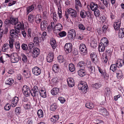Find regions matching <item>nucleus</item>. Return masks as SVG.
<instances>
[{"label":"nucleus","mask_w":124,"mask_h":124,"mask_svg":"<svg viewBox=\"0 0 124 124\" xmlns=\"http://www.w3.org/2000/svg\"><path fill=\"white\" fill-rule=\"evenodd\" d=\"M76 36V33L74 29H71L69 30L67 36L69 39L71 40L75 38Z\"/></svg>","instance_id":"obj_1"},{"label":"nucleus","mask_w":124,"mask_h":124,"mask_svg":"<svg viewBox=\"0 0 124 124\" xmlns=\"http://www.w3.org/2000/svg\"><path fill=\"white\" fill-rule=\"evenodd\" d=\"M72 45L71 43H66L64 46V49L65 50L67 53H70L72 51Z\"/></svg>","instance_id":"obj_2"},{"label":"nucleus","mask_w":124,"mask_h":124,"mask_svg":"<svg viewBox=\"0 0 124 124\" xmlns=\"http://www.w3.org/2000/svg\"><path fill=\"white\" fill-rule=\"evenodd\" d=\"M22 90L23 93L25 96L27 97L30 95L31 90L28 87L26 86H23Z\"/></svg>","instance_id":"obj_3"},{"label":"nucleus","mask_w":124,"mask_h":124,"mask_svg":"<svg viewBox=\"0 0 124 124\" xmlns=\"http://www.w3.org/2000/svg\"><path fill=\"white\" fill-rule=\"evenodd\" d=\"M19 31L16 29H12L10 31V36L11 37V38H13L17 36L18 34L19 35Z\"/></svg>","instance_id":"obj_4"},{"label":"nucleus","mask_w":124,"mask_h":124,"mask_svg":"<svg viewBox=\"0 0 124 124\" xmlns=\"http://www.w3.org/2000/svg\"><path fill=\"white\" fill-rule=\"evenodd\" d=\"M33 73L36 76H38L41 73L40 69L38 67L35 66L32 69Z\"/></svg>","instance_id":"obj_5"},{"label":"nucleus","mask_w":124,"mask_h":124,"mask_svg":"<svg viewBox=\"0 0 124 124\" xmlns=\"http://www.w3.org/2000/svg\"><path fill=\"white\" fill-rule=\"evenodd\" d=\"M39 53V50L37 48L33 49L32 55L34 58L37 57Z\"/></svg>","instance_id":"obj_6"},{"label":"nucleus","mask_w":124,"mask_h":124,"mask_svg":"<svg viewBox=\"0 0 124 124\" xmlns=\"http://www.w3.org/2000/svg\"><path fill=\"white\" fill-rule=\"evenodd\" d=\"M17 25L15 27V29H16L18 31H19L20 30H23L24 29V24L23 23L22 24L21 23L19 22Z\"/></svg>","instance_id":"obj_7"},{"label":"nucleus","mask_w":124,"mask_h":124,"mask_svg":"<svg viewBox=\"0 0 124 124\" xmlns=\"http://www.w3.org/2000/svg\"><path fill=\"white\" fill-rule=\"evenodd\" d=\"M54 59V55L52 53H49L48 54L46 57L47 62L50 63L52 62Z\"/></svg>","instance_id":"obj_8"},{"label":"nucleus","mask_w":124,"mask_h":124,"mask_svg":"<svg viewBox=\"0 0 124 124\" xmlns=\"http://www.w3.org/2000/svg\"><path fill=\"white\" fill-rule=\"evenodd\" d=\"M80 51L83 53H85L87 52V48L85 44H80L79 48Z\"/></svg>","instance_id":"obj_9"},{"label":"nucleus","mask_w":124,"mask_h":124,"mask_svg":"<svg viewBox=\"0 0 124 124\" xmlns=\"http://www.w3.org/2000/svg\"><path fill=\"white\" fill-rule=\"evenodd\" d=\"M70 15L72 17H76L77 16V13L76 11L71 8H70Z\"/></svg>","instance_id":"obj_10"},{"label":"nucleus","mask_w":124,"mask_h":124,"mask_svg":"<svg viewBox=\"0 0 124 124\" xmlns=\"http://www.w3.org/2000/svg\"><path fill=\"white\" fill-rule=\"evenodd\" d=\"M47 25V22L46 21H42L41 23L40 26L41 30H44L45 29Z\"/></svg>","instance_id":"obj_11"},{"label":"nucleus","mask_w":124,"mask_h":124,"mask_svg":"<svg viewBox=\"0 0 124 124\" xmlns=\"http://www.w3.org/2000/svg\"><path fill=\"white\" fill-rule=\"evenodd\" d=\"M67 82L69 86L70 87H72L74 85V80L73 78H70L67 80Z\"/></svg>","instance_id":"obj_12"},{"label":"nucleus","mask_w":124,"mask_h":124,"mask_svg":"<svg viewBox=\"0 0 124 124\" xmlns=\"http://www.w3.org/2000/svg\"><path fill=\"white\" fill-rule=\"evenodd\" d=\"M36 6V4H34L28 7L27 9V12L26 13L27 14H28L34 8H35Z\"/></svg>","instance_id":"obj_13"},{"label":"nucleus","mask_w":124,"mask_h":124,"mask_svg":"<svg viewBox=\"0 0 124 124\" xmlns=\"http://www.w3.org/2000/svg\"><path fill=\"white\" fill-rule=\"evenodd\" d=\"M90 7L92 11H94V10L97 9L98 8V5L95 3L91 2L90 5Z\"/></svg>","instance_id":"obj_14"},{"label":"nucleus","mask_w":124,"mask_h":124,"mask_svg":"<svg viewBox=\"0 0 124 124\" xmlns=\"http://www.w3.org/2000/svg\"><path fill=\"white\" fill-rule=\"evenodd\" d=\"M78 75L80 76L83 77L86 74V73L85 70L83 69H81L78 70Z\"/></svg>","instance_id":"obj_15"},{"label":"nucleus","mask_w":124,"mask_h":124,"mask_svg":"<svg viewBox=\"0 0 124 124\" xmlns=\"http://www.w3.org/2000/svg\"><path fill=\"white\" fill-rule=\"evenodd\" d=\"M99 111L100 112L104 115L108 116V113L106 109L103 107H101L100 108Z\"/></svg>","instance_id":"obj_16"},{"label":"nucleus","mask_w":124,"mask_h":124,"mask_svg":"<svg viewBox=\"0 0 124 124\" xmlns=\"http://www.w3.org/2000/svg\"><path fill=\"white\" fill-rule=\"evenodd\" d=\"M11 58V60L12 63H16L19 61V58L17 57V55L16 54L12 55Z\"/></svg>","instance_id":"obj_17"},{"label":"nucleus","mask_w":124,"mask_h":124,"mask_svg":"<svg viewBox=\"0 0 124 124\" xmlns=\"http://www.w3.org/2000/svg\"><path fill=\"white\" fill-rule=\"evenodd\" d=\"M107 46H105V44L100 43L99 44L98 48L99 52H102L104 51L105 47Z\"/></svg>","instance_id":"obj_18"},{"label":"nucleus","mask_w":124,"mask_h":124,"mask_svg":"<svg viewBox=\"0 0 124 124\" xmlns=\"http://www.w3.org/2000/svg\"><path fill=\"white\" fill-rule=\"evenodd\" d=\"M88 13L89 12L88 11H86L84 10H83L80 12V15L82 18H85L87 15Z\"/></svg>","instance_id":"obj_19"},{"label":"nucleus","mask_w":124,"mask_h":124,"mask_svg":"<svg viewBox=\"0 0 124 124\" xmlns=\"http://www.w3.org/2000/svg\"><path fill=\"white\" fill-rule=\"evenodd\" d=\"M33 42L35 45L36 46H38L39 45V43L41 42V41L39 37H35L34 38Z\"/></svg>","instance_id":"obj_20"},{"label":"nucleus","mask_w":124,"mask_h":124,"mask_svg":"<svg viewBox=\"0 0 124 124\" xmlns=\"http://www.w3.org/2000/svg\"><path fill=\"white\" fill-rule=\"evenodd\" d=\"M18 101V98L17 97L15 96L13 98L12 101V103L13 104V105H12L13 107H15Z\"/></svg>","instance_id":"obj_21"},{"label":"nucleus","mask_w":124,"mask_h":124,"mask_svg":"<svg viewBox=\"0 0 124 124\" xmlns=\"http://www.w3.org/2000/svg\"><path fill=\"white\" fill-rule=\"evenodd\" d=\"M116 64L118 67H121L124 64V61L121 59H118Z\"/></svg>","instance_id":"obj_22"},{"label":"nucleus","mask_w":124,"mask_h":124,"mask_svg":"<svg viewBox=\"0 0 124 124\" xmlns=\"http://www.w3.org/2000/svg\"><path fill=\"white\" fill-rule=\"evenodd\" d=\"M55 40L54 38L51 39L50 43L53 49H55L56 47V44Z\"/></svg>","instance_id":"obj_23"},{"label":"nucleus","mask_w":124,"mask_h":124,"mask_svg":"<svg viewBox=\"0 0 124 124\" xmlns=\"http://www.w3.org/2000/svg\"><path fill=\"white\" fill-rule=\"evenodd\" d=\"M118 36L120 38H122L124 36V28H121L119 29Z\"/></svg>","instance_id":"obj_24"},{"label":"nucleus","mask_w":124,"mask_h":124,"mask_svg":"<svg viewBox=\"0 0 124 124\" xmlns=\"http://www.w3.org/2000/svg\"><path fill=\"white\" fill-rule=\"evenodd\" d=\"M101 42L100 43L105 44V46H108V45L109 41L106 38H102L101 40Z\"/></svg>","instance_id":"obj_25"},{"label":"nucleus","mask_w":124,"mask_h":124,"mask_svg":"<svg viewBox=\"0 0 124 124\" xmlns=\"http://www.w3.org/2000/svg\"><path fill=\"white\" fill-rule=\"evenodd\" d=\"M90 57L93 62L97 60V55L94 52L92 53L91 54Z\"/></svg>","instance_id":"obj_26"},{"label":"nucleus","mask_w":124,"mask_h":124,"mask_svg":"<svg viewBox=\"0 0 124 124\" xmlns=\"http://www.w3.org/2000/svg\"><path fill=\"white\" fill-rule=\"evenodd\" d=\"M63 28L62 26V24L60 23L57 24L55 26L54 29L55 30L60 31L62 30Z\"/></svg>","instance_id":"obj_27"},{"label":"nucleus","mask_w":124,"mask_h":124,"mask_svg":"<svg viewBox=\"0 0 124 124\" xmlns=\"http://www.w3.org/2000/svg\"><path fill=\"white\" fill-rule=\"evenodd\" d=\"M59 92V89L58 88H54L51 91V93L53 95L57 94Z\"/></svg>","instance_id":"obj_28"},{"label":"nucleus","mask_w":124,"mask_h":124,"mask_svg":"<svg viewBox=\"0 0 124 124\" xmlns=\"http://www.w3.org/2000/svg\"><path fill=\"white\" fill-rule=\"evenodd\" d=\"M110 69L112 70L113 72H115L117 69V66L116 64H112L111 65Z\"/></svg>","instance_id":"obj_29"},{"label":"nucleus","mask_w":124,"mask_h":124,"mask_svg":"<svg viewBox=\"0 0 124 124\" xmlns=\"http://www.w3.org/2000/svg\"><path fill=\"white\" fill-rule=\"evenodd\" d=\"M39 93L41 96L43 98H46V91L45 90L42 89L39 92Z\"/></svg>","instance_id":"obj_30"},{"label":"nucleus","mask_w":124,"mask_h":124,"mask_svg":"<svg viewBox=\"0 0 124 124\" xmlns=\"http://www.w3.org/2000/svg\"><path fill=\"white\" fill-rule=\"evenodd\" d=\"M52 69L53 71L55 73L57 72L59 70L58 65L56 64H54L53 66Z\"/></svg>","instance_id":"obj_31"},{"label":"nucleus","mask_w":124,"mask_h":124,"mask_svg":"<svg viewBox=\"0 0 124 124\" xmlns=\"http://www.w3.org/2000/svg\"><path fill=\"white\" fill-rule=\"evenodd\" d=\"M10 40H9V44L8 45L11 48H12L13 46V42L14 41V39L11 37H9Z\"/></svg>","instance_id":"obj_32"},{"label":"nucleus","mask_w":124,"mask_h":124,"mask_svg":"<svg viewBox=\"0 0 124 124\" xmlns=\"http://www.w3.org/2000/svg\"><path fill=\"white\" fill-rule=\"evenodd\" d=\"M14 80L13 79L10 78L7 79L6 82V84L8 85H11L14 83Z\"/></svg>","instance_id":"obj_33"},{"label":"nucleus","mask_w":124,"mask_h":124,"mask_svg":"<svg viewBox=\"0 0 124 124\" xmlns=\"http://www.w3.org/2000/svg\"><path fill=\"white\" fill-rule=\"evenodd\" d=\"M88 88V86L87 85L84 84L83 86L82 87L81 90L82 92L83 93H86V90Z\"/></svg>","instance_id":"obj_34"},{"label":"nucleus","mask_w":124,"mask_h":124,"mask_svg":"<svg viewBox=\"0 0 124 124\" xmlns=\"http://www.w3.org/2000/svg\"><path fill=\"white\" fill-rule=\"evenodd\" d=\"M85 106L88 108L91 109L94 107V105L92 103L88 102L86 103Z\"/></svg>","instance_id":"obj_35"},{"label":"nucleus","mask_w":124,"mask_h":124,"mask_svg":"<svg viewBox=\"0 0 124 124\" xmlns=\"http://www.w3.org/2000/svg\"><path fill=\"white\" fill-rule=\"evenodd\" d=\"M58 78L57 77H54L52 79L51 83L52 85H55L58 82Z\"/></svg>","instance_id":"obj_36"},{"label":"nucleus","mask_w":124,"mask_h":124,"mask_svg":"<svg viewBox=\"0 0 124 124\" xmlns=\"http://www.w3.org/2000/svg\"><path fill=\"white\" fill-rule=\"evenodd\" d=\"M69 70L71 72L74 71L75 70V66L72 63L70 64L69 66Z\"/></svg>","instance_id":"obj_37"},{"label":"nucleus","mask_w":124,"mask_h":124,"mask_svg":"<svg viewBox=\"0 0 124 124\" xmlns=\"http://www.w3.org/2000/svg\"><path fill=\"white\" fill-rule=\"evenodd\" d=\"M85 63L84 62L81 61L78 63V66H79L80 68H84L85 66Z\"/></svg>","instance_id":"obj_38"},{"label":"nucleus","mask_w":124,"mask_h":124,"mask_svg":"<svg viewBox=\"0 0 124 124\" xmlns=\"http://www.w3.org/2000/svg\"><path fill=\"white\" fill-rule=\"evenodd\" d=\"M11 24L12 25H16L18 23V20L17 18H13L11 20Z\"/></svg>","instance_id":"obj_39"},{"label":"nucleus","mask_w":124,"mask_h":124,"mask_svg":"<svg viewBox=\"0 0 124 124\" xmlns=\"http://www.w3.org/2000/svg\"><path fill=\"white\" fill-rule=\"evenodd\" d=\"M37 114L39 118H41L43 117V113L41 109L38 110Z\"/></svg>","instance_id":"obj_40"},{"label":"nucleus","mask_w":124,"mask_h":124,"mask_svg":"<svg viewBox=\"0 0 124 124\" xmlns=\"http://www.w3.org/2000/svg\"><path fill=\"white\" fill-rule=\"evenodd\" d=\"M21 57L22 58V61L24 62H26L27 61V59L26 56L23 54H22Z\"/></svg>","instance_id":"obj_41"},{"label":"nucleus","mask_w":124,"mask_h":124,"mask_svg":"<svg viewBox=\"0 0 124 124\" xmlns=\"http://www.w3.org/2000/svg\"><path fill=\"white\" fill-rule=\"evenodd\" d=\"M120 26V23H119L118 24L117 22H116L114 24V27L116 30H118L119 29Z\"/></svg>","instance_id":"obj_42"},{"label":"nucleus","mask_w":124,"mask_h":124,"mask_svg":"<svg viewBox=\"0 0 124 124\" xmlns=\"http://www.w3.org/2000/svg\"><path fill=\"white\" fill-rule=\"evenodd\" d=\"M106 56L107 57L111 56V50L110 49H106L105 51Z\"/></svg>","instance_id":"obj_43"},{"label":"nucleus","mask_w":124,"mask_h":124,"mask_svg":"<svg viewBox=\"0 0 124 124\" xmlns=\"http://www.w3.org/2000/svg\"><path fill=\"white\" fill-rule=\"evenodd\" d=\"M57 106L55 103H54L51 105L50 107V110L52 111H54L57 108Z\"/></svg>","instance_id":"obj_44"},{"label":"nucleus","mask_w":124,"mask_h":124,"mask_svg":"<svg viewBox=\"0 0 124 124\" xmlns=\"http://www.w3.org/2000/svg\"><path fill=\"white\" fill-rule=\"evenodd\" d=\"M21 110L20 107H16L15 110V112L16 115H18L21 113Z\"/></svg>","instance_id":"obj_45"},{"label":"nucleus","mask_w":124,"mask_h":124,"mask_svg":"<svg viewBox=\"0 0 124 124\" xmlns=\"http://www.w3.org/2000/svg\"><path fill=\"white\" fill-rule=\"evenodd\" d=\"M57 58L58 61L60 63L63 62L64 60V59L63 57L61 55H60L58 56L57 57Z\"/></svg>","instance_id":"obj_46"},{"label":"nucleus","mask_w":124,"mask_h":124,"mask_svg":"<svg viewBox=\"0 0 124 124\" xmlns=\"http://www.w3.org/2000/svg\"><path fill=\"white\" fill-rule=\"evenodd\" d=\"M88 68L89 70L90 71V74L94 73L95 71L94 67L92 66H90Z\"/></svg>","instance_id":"obj_47"},{"label":"nucleus","mask_w":124,"mask_h":124,"mask_svg":"<svg viewBox=\"0 0 124 124\" xmlns=\"http://www.w3.org/2000/svg\"><path fill=\"white\" fill-rule=\"evenodd\" d=\"M21 47L22 49L23 50H27L28 48L27 45L25 43L23 44Z\"/></svg>","instance_id":"obj_48"},{"label":"nucleus","mask_w":124,"mask_h":124,"mask_svg":"<svg viewBox=\"0 0 124 124\" xmlns=\"http://www.w3.org/2000/svg\"><path fill=\"white\" fill-rule=\"evenodd\" d=\"M94 13L95 16L96 17H98L100 15V12L98 9H96L94 10Z\"/></svg>","instance_id":"obj_49"},{"label":"nucleus","mask_w":124,"mask_h":124,"mask_svg":"<svg viewBox=\"0 0 124 124\" xmlns=\"http://www.w3.org/2000/svg\"><path fill=\"white\" fill-rule=\"evenodd\" d=\"M59 35L61 37H63L66 35V33L65 31H63L59 32Z\"/></svg>","instance_id":"obj_50"},{"label":"nucleus","mask_w":124,"mask_h":124,"mask_svg":"<svg viewBox=\"0 0 124 124\" xmlns=\"http://www.w3.org/2000/svg\"><path fill=\"white\" fill-rule=\"evenodd\" d=\"M33 17L32 15L30 14L29 15L28 19L29 22L31 23L33 22Z\"/></svg>","instance_id":"obj_51"},{"label":"nucleus","mask_w":124,"mask_h":124,"mask_svg":"<svg viewBox=\"0 0 124 124\" xmlns=\"http://www.w3.org/2000/svg\"><path fill=\"white\" fill-rule=\"evenodd\" d=\"M31 92L30 94H31V95L33 97H35L37 95H38L39 94L37 93H36L35 91L33 90V89H32L31 90Z\"/></svg>","instance_id":"obj_52"},{"label":"nucleus","mask_w":124,"mask_h":124,"mask_svg":"<svg viewBox=\"0 0 124 124\" xmlns=\"http://www.w3.org/2000/svg\"><path fill=\"white\" fill-rule=\"evenodd\" d=\"M70 8L68 9L67 11H65V16L67 19L68 18L69 15H70V13L69 12L70 11Z\"/></svg>","instance_id":"obj_53"},{"label":"nucleus","mask_w":124,"mask_h":124,"mask_svg":"<svg viewBox=\"0 0 124 124\" xmlns=\"http://www.w3.org/2000/svg\"><path fill=\"white\" fill-rule=\"evenodd\" d=\"M33 90L35 91V92L36 93V94L37 93L39 94V92L40 91H39L38 87L37 86H35L33 87Z\"/></svg>","instance_id":"obj_54"},{"label":"nucleus","mask_w":124,"mask_h":124,"mask_svg":"<svg viewBox=\"0 0 124 124\" xmlns=\"http://www.w3.org/2000/svg\"><path fill=\"white\" fill-rule=\"evenodd\" d=\"M92 86L93 87L98 89L101 86V85L99 84L96 83L95 84H93Z\"/></svg>","instance_id":"obj_55"},{"label":"nucleus","mask_w":124,"mask_h":124,"mask_svg":"<svg viewBox=\"0 0 124 124\" xmlns=\"http://www.w3.org/2000/svg\"><path fill=\"white\" fill-rule=\"evenodd\" d=\"M11 106L8 103L4 107V109L6 110H8L10 108Z\"/></svg>","instance_id":"obj_56"},{"label":"nucleus","mask_w":124,"mask_h":124,"mask_svg":"<svg viewBox=\"0 0 124 124\" xmlns=\"http://www.w3.org/2000/svg\"><path fill=\"white\" fill-rule=\"evenodd\" d=\"M102 1L104 4L107 8L109 3V0H103Z\"/></svg>","instance_id":"obj_57"},{"label":"nucleus","mask_w":124,"mask_h":124,"mask_svg":"<svg viewBox=\"0 0 124 124\" xmlns=\"http://www.w3.org/2000/svg\"><path fill=\"white\" fill-rule=\"evenodd\" d=\"M102 75L104 76V78L105 79L107 80L108 79L109 77V75L106 72H104Z\"/></svg>","instance_id":"obj_58"},{"label":"nucleus","mask_w":124,"mask_h":124,"mask_svg":"<svg viewBox=\"0 0 124 124\" xmlns=\"http://www.w3.org/2000/svg\"><path fill=\"white\" fill-rule=\"evenodd\" d=\"M108 27L107 25H104L103 26L102 30L104 33H105Z\"/></svg>","instance_id":"obj_59"},{"label":"nucleus","mask_w":124,"mask_h":124,"mask_svg":"<svg viewBox=\"0 0 124 124\" xmlns=\"http://www.w3.org/2000/svg\"><path fill=\"white\" fill-rule=\"evenodd\" d=\"M53 19L54 21H57V19H58V18H57L56 14L55 12H54L53 15Z\"/></svg>","instance_id":"obj_60"},{"label":"nucleus","mask_w":124,"mask_h":124,"mask_svg":"<svg viewBox=\"0 0 124 124\" xmlns=\"http://www.w3.org/2000/svg\"><path fill=\"white\" fill-rule=\"evenodd\" d=\"M58 100L62 103H63L65 101V99L62 97H59L58 98Z\"/></svg>","instance_id":"obj_61"},{"label":"nucleus","mask_w":124,"mask_h":124,"mask_svg":"<svg viewBox=\"0 0 124 124\" xmlns=\"http://www.w3.org/2000/svg\"><path fill=\"white\" fill-rule=\"evenodd\" d=\"M58 14L59 16V18L60 19L62 17V10L61 9H59V8H58Z\"/></svg>","instance_id":"obj_62"},{"label":"nucleus","mask_w":124,"mask_h":124,"mask_svg":"<svg viewBox=\"0 0 124 124\" xmlns=\"http://www.w3.org/2000/svg\"><path fill=\"white\" fill-rule=\"evenodd\" d=\"M53 119L54 121H56L58 120V116H53L51 118V120Z\"/></svg>","instance_id":"obj_63"},{"label":"nucleus","mask_w":124,"mask_h":124,"mask_svg":"<svg viewBox=\"0 0 124 124\" xmlns=\"http://www.w3.org/2000/svg\"><path fill=\"white\" fill-rule=\"evenodd\" d=\"M79 28L82 30H84L85 29V28L84 27V25L82 24H79L78 25Z\"/></svg>","instance_id":"obj_64"}]
</instances>
